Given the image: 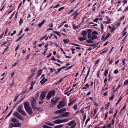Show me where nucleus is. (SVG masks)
Listing matches in <instances>:
<instances>
[{"mask_svg":"<svg viewBox=\"0 0 128 128\" xmlns=\"http://www.w3.org/2000/svg\"><path fill=\"white\" fill-rule=\"evenodd\" d=\"M23 108V106L22 105H21L18 106L16 108V110L17 111L23 115L25 116L26 114L24 111L22 110Z\"/></svg>","mask_w":128,"mask_h":128,"instance_id":"f257e3e1","label":"nucleus"},{"mask_svg":"<svg viewBox=\"0 0 128 128\" xmlns=\"http://www.w3.org/2000/svg\"><path fill=\"white\" fill-rule=\"evenodd\" d=\"M56 92L54 90H52L51 91H50L48 92L46 97V98L48 100L50 99L52 96H54L55 95Z\"/></svg>","mask_w":128,"mask_h":128,"instance_id":"f03ea898","label":"nucleus"},{"mask_svg":"<svg viewBox=\"0 0 128 128\" xmlns=\"http://www.w3.org/2000/svg\"><path fill=\"white\" fill-rule=\"evenodd\" d=\"M13 115L20 120H24V118L19 113L17 112H14V113Z\"/></svg>","mask_w":128,"mask_h":128,"instance_id":"7ed1b4c3","label":"nucleus"},{"mask_svg":"<svg viewBox=\"0 0 128 128\" xmlns=\"http://www.w3.org/2000/svg\"><path fill=\"white\" fill-rule=\"evenodd\" d=\"M65 103L64 101H62L60 102L57 106V108L58 109H60L64 107L65 106Z\"/></svg>","mask_w":128,"mask_h":128,"instance_id":"20e7f679","label":"nucleus"},{"mask_svg":"<svg viewBox=\"0 0 128 128\" xmlns=\"http://www.w3.org/2000/svg\"><path fill=\"white\" fill-rule=\"evenodd\" d=\"M59 100V98H54L53 99H52L51 102L52 104L50 106L52 107L55 105L56 103H57Z\"/></svg>","mask_w":128,"mask_h":128,"instance_id":"39448f33","label":"nucleus"},{"mask_svg":"<svg viewBox=\"0 0 128 128\" xmlns=\"http://www.w3.org/2000/svg\"><path fill=\"white\" fill-rule=\"evenodd\" d=\"M88 38L92 40H94V39L98 38V36L92 34H91L90 36L89 35H88Z\"/></svg>","mask_w":128,"mask_h":128,"instance_id":"423d86ee","label":"nucleus"},{"mask_svg":"<svg viewBox=\"0 0 128 128\" xmlns=\"http://www.w3.org/2000/svg\"><path fill=\"white\" fill-rule=\"evenodd\" d=\"M46 92L45 91H42L41 92V94L40 95V100H42L45 98L46 93Z\"/></svg>","mask_w":128,"mask_h":128,"instance_id":"0eeeda50","label":"nucleus"},{"mask_svg":"<svg viewBox=\"0 0 128 128\" xmlns=\"http://www.w3.org/2000/svg\"><path fill=\"white\" fill-rule=\"evenodd\" d=\"M10 126L14 127H20L21 126V124L20 123L18 124L11 123L10 124Z\"/></svg>","mask_w":128,"mask_h":128,"instance_id":"6e6552de","label":"nucleus"},{"mask_svg":"<svg viewBox=\"0 0 128 128\" xmlns=\"http://www.w3.org/2000/svg\"><path fill=\"white\" fill-rule=\"evenodd\" d=\"M25 110L28 114L30 115H31L32 113V110L30 107Z\"/></svg>","mask_w":128,"mask_h":128,"instance_id":"1a4fd4ad","label":"nucleus"},{"mask_svg":"<svg viewBox=\"0 0 128 128\" xmlns=\"http://www.w3.org/2000/svg\"><path fill=\"white\" fill-rule=\"evenodd\" d=\"M24 106L25 109L30 107L29 102H24Z\"/></svg>","mask_w":128,"mask_h":128,"instance_id":"9d476101","label":"nucleus"},{"mask_svg":"<svg viewBox=\"0 0 128 128\" xmlns=\"http://www.w3.org/2000/svg\"><path fill=\"white\" fill-rule=\"evenodd\" d=\"M11 121L12 122L14 123H18L19 120L16 118H14L11 120Z\"/></svg>","mask_w":128,"mask_h":128,"instance_id":"9b49d317","label":"nucleus"},{"mask_svg":"<svg viewBox=\"0 0 128 128\" xmlns=\"http://www.w3.org/2000/svg\"><path fill=\"white\" fill-rule=\"evenodd\" d=\"M54 123L56 124H59L62 123V120L58 119L54 120L53 122Z\"/></svg>","mask_w":128,"mask_h":128,"instance_id":"f8f14e48","label":"nucleus"},{"mask_svg":"<svg viewBox=\"0 0 128 128\" xmlns=\"http://www.w3.org/2000/svg\"><path fill=\"white\" fill-rule=\"evenodd\" d=\"M36 100L34 98H33L32 100L31 101V104L32 106L34 105H36Z\"/></svg>","mask_w":128,"mask_h":128,"instance_id":"ddd939ff","label":"nucleus"},{"mask_svg":"<svg viewBox=\"0 0 128 128\" xmlns=\"http://www.w3.org/2000/svg\"><path fill=\"white\" fill-rule=\"evenodd\" d=\"M73 28L74 30H76V29L78 28L80 26V25H78L77 26H76L74 24H72Z\"/></svg>","mask_w":128,"mask_h":128,"instance_id":"4468645a","label":"nucleus"},{"mask_svg":"<svg viewBox=\"0 0 128 128\" xmlns=\"http://www.w3.org/2000/svg\"><path fill=\"white\" fill-rule=\"evenodd\" d=\"M87 34V32L85 30H83L81 33V34L83 37L85 36H86Z\"/></svg>","mask_w":128,"mask_h":128,"instance_id":"2eb2a0df","label":"nucleus"},{"mask_svg":"<svg viewBox=\"0 0 128 128\" xmlns=\"http://www.w3.org/2000/svg\"><path fill=\"white\" fill-rule=\"evenodd\" d=\"M70 113L68 112H66L63 114L62 117H67L69 116Z\"/></svg>","mask_w":128,"mask_h":128,"instance_id":"dca6fc26","label":"nucleus"},{"mask_svg":"<svg viewBox=\"0 0 128 128\" xmlns=\"http://www.w3.org/2000/svg\"><path fill=\"white\" fill-rule=\"evenodd\" d=\"M74 122L75 121L74 120H72L68 123L66 124V125L69 126H70L73 124L74 123Z\"/></svg>","mask_w":128,"mask_h":128,"instance_id":"f3484780","label":"nucleus"},{"mask_svg":"<svg viewBox=\"0 0 128 128\" xmlns=\"http://www.w3.org/2000/svg\"><path fill=\"white\" fill-rule=\"evenodd\" d=\"M36 68H34L33 69H32L31 70V72L32 73V74L34 75V72L36 70Z\"/></svg>","mask_w":128,"mask_h":128,"instance_id":"a211bd4d","label":"nucleus"},{"mask_svg":"<svg viewBox=\"0 0 128 128\" xmlns=\"http://www.w3.org/2000/svg\"><path fill=\"white\" fill-rule=\"evenodd\" d=\"M24 34H23L21 36H20L16 41L15 42H18L20 40V39H21L23 37V36H24Z\"/></svg>","mask_w":128,"mask_h":128,"instance_id":"6ab92c4d","label":"nucleus"},{"mask_svg":"<svg viewBox=\"0 0 128 128\" xmlns=\"http://www.w3.org/2000/svg\"><path fill=\"white\" fill-rule=\"evenodd\" d=\"M45 22V20H44L41 23L39 24H38V26L39 28H41L42 26L44 24Z\"/></svg>","mask_w":128,"mask_h":128,"instance_id":"aec40b11","label":"nucleus"},{"mask_svg":"<svg viewBox=\"0 0 128 128\" xmlns=\"http://www.w3.org/2000/svg\"><path fill=\"white\" fill-rule=\"evenodd\" d=\"M76 99L75 100H73L70 103H69L68 104V105L69 106H70L72 104H73L74 102L76 101Z\"/></svg>","mask_w":128,"mask_h":128,"instance_id":"412c9836","label":"nucleus"},{"mask_svg":"<svg viewBox=\"0 0 128 128\" xmlns=\"http://www.w3.org/2000/svg\"><path fill=\"white\" fill-rule=\"evenodd\" d=\"M87 31L88 33V35H89V36H90V34L91 35V34H92L91 32H92V30L90 29H88L87 30Z\"/></svg>","mask_w":128,"mask_h":128,"instance_id":"4be33fe9","label":"nucleus"},{"mask_svg":"<svg viewBox=\"0 0 128 128\" xmlns=\"http://www.w3.org/2000/svg\"><path fill=\"white\" fill-rule=\"evenodd\" d=\"M97 45V44H90V45H88V44H86V46H95V47H94L93 48V49H94L96 47V46Z\"/></svg>","mask_w":128,"mask_h":128,"instance_id":"5701e85b","label":"nucleus"},{"mask_svg":"<svg viewBox=\"0 0 128 128\" xmlns=\"http://www.w3.org/2000/svg\"><path fill=\"white\" fill-rule=\"evenodd\" d=\"M110 32H109L106 35L105 38L103 40L104 41H105L110 36Z\"/></svg>","mask_w":128,"mask_h":128,"instance_id":"b1692460","label":"nucleus"},{"mask_svg":"<svg viewBox=\"0 0 128 128\" xmlns=\"http://www.w3.org/2000/svg\"><path fill=\"white\" fill-rule=\"evenodd\" d=\"M78 12H76L73 17L74 19L75 20H76L78 16Z\"/></svg>","mask_w":128,"mask_h":128,"instance_id":"393cba45","label":"nucleus"},{"mask_svg":"<svg viewBox=\"0 0 128 128\" xmlns=\"http://www.w3.org/2000/svg\"><path fill=\"white\" fill-rule=\"evenodd\" d=\"M86 38L84 37H80L79 38V40L80 41H82L83 40H86Z\"/></svg>","mask_w":128,"mask_h":128,"instance_id":"a878e982","label":"nucleus"},{"mask_svg":"<svg viewBox=\"0 0 128 128\" xmlns=\"http://www.w3.org/2000/svg\"><path fill=\"white\" fill-rule=\"evenodd\" d=\"M63 42L65 43H69L70 42V41L69 39H65L64 40H63Z\"/></svg>","mask_w":128,"mask_h":128,"instance_id":"bb28decb","label":"nucleus"},{"mask_svg":"<svg viewBox=\"0 0 128 128\" xmlns=\"http://www.w3.org/2000/svg\"><path fill=\"white\" fill-rule=\"evenodd\" d=\"M92 40H91L90 39V40H86V42L89 43H94V42L92 41Z\"/></svg>","mask_w":128,"mask_h":128,"instance_id":"cd10ccee","label":"nucleus"},{"mask_svg":"<svg viewBox=\"0 0 128 128\" xmlns=\"http://www.w3.org/2000/svg\"><path fill=\"white\" fill-rule=\"evenodd\" d=\"M110 103V102H108L107 104L106 105L105 108V110H106L109 107V104Z\"/></svg>","mask_w":128,"mask_h":128,"instance_id":"c85d7f7f","label":"nucleus"},{"mask_svg":"<svg viewBox=\"0 0 128 128\" xmlns=\"http://www.w3.org/2000/svg\"><path fill=\"white\" fill-rule=\"evenodd\" d=\"M62 125H60L58 126H55L54 127V128H60L62 127Z\"/></svg>","mask_w":128,"mask_h":128,"instance_id":"c756f323","label":"nucleus"},{"mask_svg":"<svg viewBox=\"0 0 128 128\" xmlns=\"http://www.w3.org/2000/svg\"><path fill=\"white\" fill-rule=\"evenodd\" d=\"M46 124L49 126H54V124L50 123L49 122H46Z\"/></svg>","mask_w":128,"mask_h":128,"instance_id":"7c9ffc66","label":"nucleus"},{"mask_svg":"<svg viewBox=\"0 0 128 128\" xmlns=\"http://www.w3.org/2000/svg\"><path fill=\"white\" fill-rule=\"evenodd\" d=\"M19 97V95H18L17 94H16L15 96V98L14 99V102H15L16 101L18 98Z\"/></svg>","mask_w":128,"mask_h":128,"instance_id":"2f4dec72","label":"nucleus"},{"mask_svg":"<svg viewBox=\"0 0 128 128\" xmlns=\"http://www.w3.org/2000/svg\"><path fill=\"white\" fill-rule=\"evenodd\" d=\"M39 93L38 92H37L35 94V97L36 99H37L39 96Z\"/></svg>","mask_w":128,"mask_h":128,"instance_id":"473e14b6","label":"nucleus"},{"mask_svg":"<svg viewBox=\"0 0 128 128\" xmlns=\"http://www.w3.org/2000/svg\"><path fill=\"white\" fill-rule=\"evenodd\" d=\"M23 22V21L22 19V18H21L20 19L19 22V24L20 25H21Z\"/></svg>","mask_w":128,"mask_h":128,"instance_id":"72a5a7b5","label":"nucleus"},{"mask_svg":"<svg viewBox=\"0 0 128 128\" xmlns=\"http://www.w3.org/2000/svg\"><path fill=\"white\" fill-rule=\"evenodd\" d=\"M108 70H105V72L104 73V76H106L107 75L108 73Z\"/></svg>","mask_w":128,"mask_h":128,"instance_id":"f704fd0d","label":"nucleus"},{"mask_svg":"<svg viewBox=\"0 0 128 128\" xmlns=\"http://www.w3.org/2000/svg\"><path fill=\"white\" fill-rule=\"evenodd\" d=\"M77 104H74V106L73 107V108L74 110H76L77 108Z\"/></svg>","mask_w":128,"mask_h":128,"instance_id":"c9c22d12","label":"nucleus"},{"mask_svg":"<svg viewBox=\"0 0 128 128\" xmlns=\"http://www.w3.org/2000/svg\"><path fill=\"white\" fill-rule=\"evenodd\" d=\"M92 34L94 35H98V32L96 31H94L92 32Z\"/></svg>","mask_w":128,"mask_h":128,"instance_id":"e433bc0d","label":"nucleus"},{"mask_svg":"<svg viewBox=\"0 0 128 128\" xmlns=\"http://www.w3.org/2000/svg\"><path fill=\"white\" fill-rule=\"evenodd\" d=\"M128 84V80H126L124 83V86Z\"/></svg>","mask_w":128,"mask_h":128,"instance_id":"4c0bfd02","label":"nucleus"},{"mask_svg":"<svg viewBox=\"0 0 128 128\" xmlns=\"http://www.w3.org/2000/svg\"><path fill=\"white\" fill-rule=\"evenodd\" d=\"M126 104H125V105H124L123 106V107L122 108L120 112V113L121 112H122V110H124L125 109V108H126Z\"/></svg>","mask_w":128,"mask_h":128,"instance_id":"58836bf2","label":"nucleus"},{"mask_svg":"<svg viewBox=\"0 0 128 128\" xmlns=\"http://www.w3.org/2000/svg\"><path fill=\"white\" fill-rule=\"evenodd\" d=\"M42 70L41 69H40L38 71V76H40L41 74L42 73Z\"/></svg>","mask_w":128,"mask_h":128,"instance_id":"ea45409f","label":"nucleus"},{"mask_svg":"<svg viewBox=\"0 0 128 128\" xmlns=\"http://www.w3.org/2000/svg\"><path fill=\"white\" fill-rule=\"evenodd\" d=\"M122 99V97H120V98L119 100H118V102H117V104L116 105H117V104H118L121 101Z\"/></svg>","mask_w":128,"mask_h":128,"instance_id":"a19ab883","label":"nucleus"},{"mask_svg":"<svg viewBox=\"0 0 128 128\" xmlns=\"http://www.w3.org/2000/svg\"><path fill=\"white\" fill-rule=\"evenodd\" d=\"M55 113L56 114H58L60 113H62V112L61 110H60L56 111Z\"/></svg>","mask_w":128,"mask_h":128,"instance_id":"79ce46f5","label":"nucleus"},{"mask_svg":"<svg viewBox=\"0 0 128 128\" xmlns=\"http://www.w3.org/2000/svg\"><path fill=\"white\" fill-rule=\"evenodd\" d=\"M68 120L67 119L62 120V123L66 122H68Z\"/></svg>","mask_w":128,"mask_h":128,"instance_id":"37998d69","label":"nucleus"},{"mask_svg":"<svg viewBox=\"0 0 128 128\" xmlns=\"http://www.w3.org/2000/svg\"><path fill=\"white\" fill-rule=\"evenodd\" d=\"M42 127L43 128H52L51 127L48 126L46 125H44Z\"/></svg>","mask_w":128,"mask_h":128,"instance_id":"c03bdc74","label":"nucleus"},{"mask_svg":"<svg viewBox=\"0 0 128 128\" xmlns=\"http://www.w3.org/2000/svg\"><path fill=\"white\" fill-rule=\"evenodd\" d=\"M36 105H33L32 106V107L33 109L34 110H35L36 109V108L37 107L36 106Z\"/></svg>","mask_w":128,"mask_h":128,"instance_id":"a18cd8bd","label":"nucleus"},{"mask_svg":"<svg viewBox=\"0 0 128 128\" xmlns=\"http://www.w3.org/2000/svg\"><path fill=\"white\" fill-rule=\"evenodd\" d=\"M47 35H46L44 36H43L42 37V38H41V39L40 40V41H41L42 40H43V39H44V38H45L46 36Z\"/></svg>","mask_w":128,"mask_h":128,"instance_id":"49530a36","label":"nucleus"},{"mask_svg":"<svg viewBox=\"0 0 128 128\" xmlns=\"http://www.w3.org/2000/svg\"><path fill=\"white\" fill-rule=\"evenodd\" d=\"M99 18H96L93 21L95 22H97V21L98 20Z\"/></svg>","mask_w":128,"mask_h":128,"instance_id":"de8ad7c7","label":"nucleus"},{"mask_svg":"<svg viewBox=\"0 0 128 128\" xmlns=\"http://www.w3.org/2000/svg\"><path fill=\"white\" fill-rule=\"evenodd\" d=\"M62 112V113L63 112H65L66 111V109L65 108H63L61 110Z\"/></svg>","mask_w":128,"mask_h":128,"instance_id":"09e8293b","label":"nucleus"},{"mask_svg":"<svg viewBox=\"0 0 128 128\" xmlns=\"http://www.w3.org/2000/svg\"><path fill=\"white\" fill-rule=\"evenodd\" d=\"M114 95H112V96L109 98V100H112L114 98Z\"/></svg>","mask_w":128,"mask_h":128,"instance_id":"8fccbe9b","label":"nucleus"},{"mask_svg":"<svg viewBox=\"0 0 128 128\" xmlns=\"http://www.w3.org/2000/svg\"><path fill=\"white\" fill-rule=\"evenodd\" d=\"M125 59L124 58H123L122 60V63L124 65L125 64Z\"/></svg>","mask_w":128,"mask_h":128,"instance_id":"3c124183","label":"nucleus"},{"mask_svg":"<svg viewBox=\"0 0 128 128\" xmlns=\"http://www.w3.org/2000/svg\"><path fill=\"white\" fill-rule=\"evenodd\" d=\"M100 26L101 27V30L102 31H103V29L104 28V26L103 24L102 23H101L100 24Z\"/></svg>","mask_w":128,"mask_h":128,"instance_id":"603ef678","label":"nucleus"},{"mask_svg":"<svg viewBox=\"0 0 128 128\" xmlns=\"http://www.w3.org/2000/svg\"><path fill=\"white\" fill-rule=\"evenodd\" d=\"M114 119H113L112 120V126H114Z\"/></svg>","mask_w":128,"mask_h":128,"instance_id":"864d4df0","label":"nucleus"},{"mask_svg":"<svg viewBox=\"0 0 128 128\" xmlns=\"http://www.w3.org/2000/svg\"><path fill=\"white\" fill-rule=\"evenodd\" d=\"M71 44L72 45H74V46H80V45H79V44H73V43H72Z\"/></svg>","mask_w":128,"mask_h":128,"instance_id":"5fc2aeb1","label":"nucleus"},{"mask_svg":"<svg viewBox=\"0 0 128 128\" xmlns=\"http://www.w3.org/2000/svg\"><path fill=\"white\" fill-rule=\"evenodd\" d=\"M106 18L108 21L109 22L110 21V19L108 16H106Z\"/></svg>","mask_w":128,"mask_h":128,"instance_id":"6e6d98bb","label":"nucleus"},{"mask_svg":"<svg viewBox=\"0 0 128 128\" xmlns=\"http://www.w3.org/2000/svg\"><path fill=\"white\" fill-rule=\"evenodd\" d=\"M118 112V111H117L116 112L114 115H113V117L114 118H116V114Z\"/></svg>","mask_w":128,"mask_h":128,"instance_id":"4d7b16f0","label":"nucleus"},{"mask_svg":"<svg viewBox=\"0 0 128 128\" xmlns=\"http://www.w3.org/2000/svg\"><path fill=\"white\" fill-rule=\"evenodd\" d=\"M48 26L50 28L53 27V24L52 23H50L48 25Z\"/></svg>","mask_w":128,"mask_h":128,"instance_id":"13d9d810","label":"nucleus"},{"mask_svg":"<svg viewBox=\"0 0 128 128\" xmlns=\"http://www.w3.org/2000/svg\"><path fill=\"white\" fill-rule=\"evenodd\" d=\"M52 60H54V61H56V60L54 56H52L51 59Z\"/></svg>","mask_w":128,"mask_h":128,"instance_id":"bf43d9fd","label":"nucleus"},{"mask_svg":"<svg viewBox=\"0 0 128 128\" xmlns=\"http://www.w3.org/2000/svg\"><path fill=\"white\" fill-rule=\"evenodd\" d=\"M64 8V7H62L60 8L58 10L59 11H60L61 10H62Z\"/></svg>","mask_w":128,"mask_h":128,"instance_id":"052dcab7","label":"nucleus"},{"mask_svg":"<svg viewBox=\"0 0 128 128\" xmlns=\"http://www.w3.org/2000/svg\"><path fill=\"white\" fill-rule=\"evenodd\" d=\"M30 54H29L27 55V56L26 57L25 60H27L30 57Z\"/></svg>","mask_w":128,"mask_h":128,"instance_id":"680f3d73","label":"nucleus"},{"mask_svg":"<svg viewBox=\"0 0 128 128\" xmlns=\"http://www.w3.org/2000/svg\"><path fill=\"white\" fill-rule=\"evenodd\" d=\"M16 32V30H14L13 32V33H12L11 34V36H12L14 34H15Z\"/></svg>","mask_w":128,"mask_h":128,"instance_id":"e2e57ef3","label":"nucleus"},{"mask_svg":"<svg viewBox=\"0 0 128 128\" xmlns=\"http://www.w3.org/2000/svg\"><path fill=\"white\" fill-rule=\"evenodd\" d=\"M90 120V118H88V119H87L85 122V124H87L88 122V121H89Z\"/></svg>","mask_w":128,"mask_h":128,"instance_id":"0e129e2a","label":"nucleus"},{"mask_svg":"<svg viewBox=\"0 0 128 128\" xmlns=\"http://www.w3.org/2000/svg\"><path fill=\"white\" fill-rule=\"evenodd\" d=\"M8 46H7V47L5 48V49H4V52H3V54H4V52H5L6 51V50H8Z\"/></svg>","mask_w":128,"mask_h":128,"instance_id":"69168bd1","label":"nucleus"},{"mask_svg":"<svg viewBox=\"0 0 128 128\" xmlns=\"http://www.w3.org/2000/svg\"><path fill=\"white\" fill-rule=\"evenodd\" d=\"M60 50H61V51H62V52H63L64 53V54H66V52H65L64 51V50H63L61 48H60Z\"/></svg>","mask_w":128,"mask_h":128,"instance_id":"338daca9","label":"nucleus"},{"mask_svg":"<svg viewBox=\"0 0 128 128\" xmlns=\"http://www.w3.org/2000/svg\"><path fill=\"white\" fill-rule=\"evenodd\" d=\"M45 79V78L44 77L40 81V82L42 84V82L44 81V80Z\"/></svg>","mask_w":128,"mask_h":128,"instance_id":"774afa93","label":"nucleus"}]
</instances>
